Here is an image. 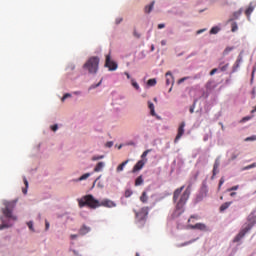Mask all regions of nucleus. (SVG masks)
<instances>
[{
  "label": "nucleus",
  "mask_w": 256,
  "mask_h": 256,
  "mask_svg": "<svg viewBox=\"0 0 256 256\" xmlns=\"http://www.w3.org/2000/svg\"><path fill=\"white\" fill-rule=\"evenodd\" d=\"M77 201L80 209H83V207H88L89 209H98V207L112 209V207H117V204L113 200L103 199L102 201H99L91 194L85 195Z\"/></svg>",
  "instance_id": "1"
},
{
  "label": "nucleus",
  "mask_w": 256,
  "mask_h": 256,
  "mask_svg": "<svg viewBox=\"0 0 256 256\" xmlns=\"http://www.w3.org/2000/svg\"><path fill=\"white\" fill-rule=\"evenodd\" d=\"M183 189H185V186L177 188L173 193V201L176 203V211H178V214H172L173 219L181 216L184 211L183 208L191 195V186H188L184 192Z\"/></svg>",
  "instance_id": "2"
},
{
  "label": "nucleus",
  "mask_w": 256,
  "mask_h": 256,
  "mask_svg": "<svg viewBox=\"0 0 256 256\" xmlns=\"http://www.w3.org/2000/svg\"><path fill=\"white\" fill-rule=\"evenodd\" d=\"M4 208L2 209L3 215L7 217V219H12L13 221H17V216L13 215V210L15 209V205H17V201H4Z\"/></svg>",
  "instance_id": "3"
},
{
  "label": "nucleus",
  "mask_w": 256,
  "mask_h": 256,
  "mask_svg": "<svg viewBox=\"0 0 256 256\" xmlns=\"http://www.w3.org/2000/svg\"><path fill=\"white\" fill-rule=\"evenodd\" d=\"M83 68L88 71V73H91L92 75H95L97 71H99V57H91L88 59V61L83 65Z\"/></svg>",
  "instance_id": "4"
},
{
  "label": "nucleus",
  "mask_w": 256,
  "mask_h": 256,
  "mask_svg": "<svg viewBox=\"0 0 256 256\" xmlns=\"http://www.w3.org/2000/svg\"><path fill=\"white\" fill-rule=\"evenodd\" d=\"M253 229V224L249 223L243 226L241 231L237 234V236L234 238V243H239L240 240H242L249 231Z\"/></svg>",
  "instance_id": "5"
},
{
  "label": "nucleus",
  "mask_w": 256,
  "mask_h": 256,
  "mask_svg": "<svg viewBox=\"0 0 256 256\" xmlns=\"http://www.w3.org/2000/svg\"><path fill=\"white\" fill-rule=\"evenodd\" d=\"M147 215H149V207H143L140 211L136 212V221L141 223V221L147 220Z\"/></svg>",
  "instance_id": "6"
},
{
  "label": "nucleus",
  "mask_w": 256,
  "mask_h": 256,
  "mask_svg": "<svg viewBox=\"0 0 256 256\" xmlns=\"http://www.w3.org/2000/svg\"><path fill=\"white\" fill-rule=\"evenodd\" d=\"M105 67H108L109 71H117L118 65L111 60V54L106 55Z\"/></svg>",
  "instance_id": "7"
},
{
  "label": "nucleus",
  "mask_w": 256,
  "mask_h": 256,
  "mask_svg": "<svg viewBox=\"0 0 256 256\" xmlns=\"http://www.w3.org/2000/svg\"><path fill=\"white\" fill-rule=\"evenodd\" d=\"M185 135V122H182L178 127L177 135L174 139V143H177Z\"/></svg>",
  "instance_id": "8"
},
{
  "label": "nucleus",
  "mask_w": 256,
  "mask_h": 256,
  "mask_svg": "<svg viewBox=\"0 0 256 256\" xmlns=\"http://www.w3.org/2000/svg\"><path fill=\"white\" fill-rule=\"evenodd\" d=\"M189 229H197L198 231H209V228H207V225L203 223H196V224H189Z\"/></svg>",
  "instance_id": "9"
},
{
  "label": "nucleus",
  "mask_w": 256,
  "mask_h": 256,
  "mask_svg": "<svg viewBox=\"0 0 256 256\" xmlns=\"http://www.w3.org/2000/svg\"><path fill=\"white\" fill-rule=\"evenodd\" d=\"M147 163V160H139L133 167L132 173H138V171H141L143 167H145V164Z\"/></svg>",
  "instance_id": "10"
},
{
  "label": "nucleus",
  "mask_w": 256,
  "mask_h": 256,
  "mask_svg": "<svg viewBox=\"0 0 256 256\" xmlns=\"http://www.w3.org/2000/svg\"><path fill=\"white\" fill-rule=\"evenodd\" d=\"M175 83V78L171 71L166 72V85H173Z\"/></svg>",
  "instance_id": "11"
},
{
  "label": "nucleus",
  "mask_w": 256,
  "mask_h": 256,
  "mask_svg": "<svg viewBox=\"0 0 256 256\" xmlns=\"http://www.w3.org/2000/svg\"><path fill=\"white\" fill-rule=\"evenodd\" d=\"M241 63H243V55L239 54L237 57V60L233 66V71H237V69L240 67Z\"/></svg>",
  "instance_id": "12"
},
{
  "label": "nucleus",
  "mask_w": 256,
  "mask_h": 256,
  "mask_svg": "<svg viewBox=\"0 0 256 256\" xmlns=\"http://www.w3.org/2000/svg\"><path fill=\"white\" fill-rule=\"evenodd\" d=\"M91 231V228L88 227L87 225H82L81 228L79 229V235H87Z\"/></svg>",
  "instance_id": "13"
},
{
  "label": "nucleus",
  "mask_w": 256,
  "mask_h": 256,
  "mask_svg": "<svg viewBox=\"0 0 256 256\" xmlns=\"http://www.w3.org/2000/svg\"><path fill=\"white\" fill-rule=\"evenodd\" d=\"M254 10H255V6L253 5V3H250L249 7L245 11V15L247 17H251V13H253Z\"/></svg>",
  "instance_id": "14"
},
{
  "label": "nucleus",
  "mask_w": 256,
  "mask_h": 256,
  "mask_svg": "<svg viewBox=\"0 0 256 256\" xmlns=\"http://www.w3.org/2000/svg\"><path fill=\"white\" fill-rule=\"evenodd\" d=\"M148 108L150 109V115H152V117H155L157 114L155 113V105L153 104V102H148Z\"/></svg>",
  "instance_id": "15"
},
{
  "label": "nucleus",
  "mask_w": 256,
  "mask_h": 256,
  "mask_svg": "<svg viewBox=\"0 0 256 256\" xmlns=\"http://www.w3.org/2000/svg\"><path fill=\"white\" fill-rule=\"evenodd\" d=\"M127 163H129V160H125L120 165H118V167L116 168L117 173H121V171L125 169V166L127 165Z\"/></svg>",
  "instance_id": "16"
},
{
  "label": "nucleus",
  "mask_w": 256,
  "mask_h": 256,
  "mask_svg": "<svg viewBox=\"0 0 256 256\" xmlns=\"http://www.w3.org/2000/svg\"><path fill=\"white\" fill-rule=\"evenodd\" d=\"M103 167H105V163L99 162V163L95 166L94 172H95V173H99V171H102V170H103Z\"/></svg>",
  "instance_id": "17"
},
{
  "label": "nucleus",
  "mask_w": 256,
  "mask_h": 256,
  "mask_svg": "<svg viewBox=\"0 0 256 256\" xmlns=\"http://www.w3.org/2000/svg\"><path fill=\"white\" fill-rule=\"evenodd\" d=\"M141 203H147L149 201V196H147V192H142L140 196Z\"/></svg>",
  "instance_id": "18"
},
{
  "label": "nucleus",
  "mask_w": 256,
  "mask_h": 256,
  "mask_svg": "<svg viewBox=\"0 0 256 256\" xmlns=\"http://www.w3.org/2000/svg\"><path fill=\"white\" fill-rule=\"evenodd\" d=\"M23 181H24V185H25L26 188H23V189H22V193H23L24 195H27V189L29 188V181H27V178H26V177L23 178Z\"/></svg>",
  "instance_id": "19"
},
{
  "label": "nucleus",
  "mask_w": 256,
  "mask_h": 256,
  "mask_svg": "<svg viewBox=\"0 0 256 256\" xmlns=\"http://www.w3.org/2000/svg\"><path fill=\"white\" fill-rule=\"evenodd\" d=\"M154 6H155V1L151 2L150 5L145 7V9H144L145 13H151V11H153Z\"/></svg>",
  "instance_id": "20"
},
{
  "label": "nucleus",
  "mask_w": 256,
  "mask_h": 256,
  "mask_svg": "<svg viewBox=\"0 0 256 256\" xmlns=\"http://www.w3.org/2000/svg\"><path fill=\"white\" fill-rule=\"evenodd\" d=\"M139 185H143V175H140L135 180V186L139 187Z\"/></svg>",
  "instance_id": "21"
},
{
  "label": "nucleus",
  "mask_w": 256,
  "mask_h": 256,
  "mask_svg": "<svg viewBox=\"0 0 256 256\" xmlns=\"http://www.w3.org/2000/svg\"><path fill=\"white\" fill-rule=\"evenodd\" d=\"M231 203H232V202H225L224 204H222V205L220 206V211L223 212V211L229 209V207L231 206Z\"/></svg>",
  "instance_id": "22"
},
{
  "label": "nucleus",
  "mask_w": 256,
  "mask_h": 256,
  "mask_svg": "<svg viewBox=\"0 0 256 256\" xmlns=\"http://www.w3.org/2000/svg\"><path fill=\"white\" fill-rule=\"evenodd\" d=\"M149 153H151V149L144 151L141 155V161H146L147 163V155H149Z\"/></svg>",
  "instance_id": "23"
},
{
  "label": "nucleus",
  "mask_w": 256,
  "mask_h": 256,
  "mask_svg": "<svg viewBox=\"0 0 256 256\" xmlns=\"http://www.w3.org/2000/svg\"><path fill=\"white\" fill-rule=\"evenodd\" d=\"M147 85H149V87H155V85H157V80L155 78L149 79Z\"/></svg>",
  "instance_id": "24"
},
{
  "label": "nucleus",
  "mask_w": 256,
  "mask_h": 256,
  "mask_svg": "<svg viewBox=\"0 0 256 256\" xmlns=\"http://www.w3.org/2000/svg\"><path fill=\"white\" fill-rule=\"evenodd\" d=\"M241 13H243V8H240L238 11L233 13L234 19H239Z\"/></svg>",
  "instance_id": "25"
},
{
  "label": "nucleus",
  "mask_w": 256,
  "mask_h": 256,
  "mask_svg": "<svg viewBox=\"0 0 256 256\" xmlns=\"http://www.w3.org/2000/svg\"><path fill=\"white\" fill-rule=\"evenodd\" d=\"M195 220H199V216L198 215H192L190 217V219L188 220V223H195Z\"/></svg>",
  "instance_id": "26"
},
{
  "label": "nucleus",
  "mask_w": 256,
  "mask_h": 256,
  "mask_svg": "<svg viewBox=\"0 0 256 256\" xmlns=\"http://www.w3.org/2000/svg\"><path fill=\"white\" fill-rule=\"evenodd\" d=\"M234 47H226L225 50L223 51V55H229L231 51H233Z\"/></svg>",
  "instance_id": "27"
},
{
  "label": "nucleus",
  "mask_w": 256,
  "mask_h": 256,
  "mask_svg": "<svg viewBox=\"0 0 256 256\" xmlns=\"http://www.w3.org/2000/svg\"><path fill=\"white\" fill-rule=\"evenodd\" d=\"M133 195V191L131 189L125 190L124 197L129 198Z\"/></svg>",
  "instance_id": "28"
},
{
  "label": "nucleus",
  "mask_w": 256,
  "mask_h": 256,
  "mask_svg": "<svg viewBox=\"0 0 256 256\" xmlns=\"http://www.w3.org/2000/svg\"><path fill=\"white\" fill-rule=\"evenodd\" d=\"M217 33H219V27L211 28V30H210L211 35H217Z\"/></svg>",
  "instance_id": "29"
},
{
  "label": "nucleus",
  "mask_w": 256,
  "mask_h": 256,
  "mask_svg": "<svg viewBox=\"0 0 256 256\" xmlns=\"http://www.w3.org/2000/svg\"><path fill=\"white\" fill-rule=\"evenodd\" d=\"M89 177H91V173H86L79 178V181H85V179H89Z\"/></svg>",
  "instance_id": "30"
},
{
  "label": "nucleus",
  "mask_w": 256,
  "mask_h": 256,
  "mask_svg": "<svg viewBox=\"0 0 256 256\" xmlns=\"http://www.w3.org/2000/svg\"><path fill=\"white\" fill-rule=\"evenodd\" d=\"M239 29V27L237 26V22H233L232 23V33H235V31H237Z\"/></svg>",
  "instance_id": "31"
},
{
  "label": "nucleus",
  "mask_w": 256,
  "mask_h": 256,
  "mask_svg": "<svg viewBox=\"0 0 256 256\" xmlns=\"http://www.w3.org/2000/svg\"><path fill=\"white\" fill-rule=\"evenodd\" d=\"M100 159H105L104 155H100V156H93L92 157V161H99Z\"/></svg>",
  "instance_id": "32"
},
{
  "label": "nucleus",
  "mask_w": 256,
  "mask_h": 256,
  "mask_svg": "<svg viewBox=\"0 0 256 256\" xmlns=\"http://www.w3.org/2000/svg\"><path fill=\"white\" fill-rule=\"evenodd\" d=\"M237 189H239V185L232 186L231 188H228L227 191L231 193V191H237Z\"/></svg>",
  "instance_id": "33"
},
{
  "label": "nucleus",
  "mask_w": 256,
  "mask_h": 256,
  "mask_svg": "<svg viewBox=\"0 0 256 256\" xmlns=\"http://www.w3.org/2000/svg\"><path fill=\"white\" fill-rule=\"evenodd\" d=\"M219 165H221V163L219 162V159H216L215 162H214L213 168L214 169H219Z\"/></svg>",
  "instance_id": "34"
},
{
  "label": "nucleus",
  "mask_w": 256,
  "mask_h": 256,
  "mask_svg": "<svg viewBox=\"0 0 256 256\" xmlns=\"http://www.w3.org/2000/svg\"><path fill=\"white\" fill-rule=\"evenodd\" d=\"M103 83V79H101L96 85H92L90 89H96V87H99Z\"/></svg>",
  "instance_id": "35"
},
{
  "label": "nucleus",
  "mask_w": 256,
  "mask_h": 256,
  "mask_svg": "<svg viewBox=\"0 0 256 256\" xmlns=\"http://www.w3.org/2000/svg\"><path fill=\"white\" fill-rule=\"evenodd\" d=\"M27 225H28L30 231H35V229L33 228V221L27 222Z\"/></svg>",
  "instance_id": "36"
},
{
  "label": "nucleus",
  "mask_w": 256,
  "mask_h": 256,
  "mask_svg": "<svg viewBox=\"0 0 256 256\" xmlns=\"http://www.w3.org/2000/svg\"><path fill=\"white\" fill-rule=\"evenodd\" d=\"M227 69H229V63L225 64L224 66L220 67L221 71H227Z\"/></svg>",
  "instance_id": "37"
},
{
  "label": "nucleus",
  "mask_w": 256,
  "mask_h": 256,
  "mask_svg": "<svg viewBox=\"0 0 256 256\" xmlns=\"http://www.w3.org/2000/svg\"><path fill=\"white\" fill-rule=\"evenodd\" d=\"M69 97H71V94H70V93H66V94H64V96L62 97L61 101L64 102L65 99H69Z\"/></svg>",
  "instance_id": "38"
},
{
  "label": "nucleus",
  "mask_w": 256,
  "mask_h": 256,
  "mask_svg": "<svg viewBox=\"0 0 256 256\" xmlns=\"http://www.w3.org/2000/svg\"><path fill=\"white\" fill-rule=\"evenodd\" d=\"M217 173H219L218 169L213 168L211 179H215V175H217Z\"/></svg>",
  "instance_id": "39"
},
{
  "label": "nucleus",
  "mask_w": 256,
  "mask_h": 256,
  "mask_svg": "<svg viewBox=\"0 0 256 256\" xmlns=\"http://www.w3.org/2000/svg\"><path fill=\"white\" fill-rule=\"evenodd\" d=\"M245 141H256V136H250L245 138Z\"/></svg>",
  "instance_id": "40"
},
{
  "label": "nucleus",
  "mask_w": 256,
  "mask_h": 256,
  "mask_svg": "<svg viewBox=\"0 0 256 256\" xmlns=\"http://www.w3.org/2000/svg\"><path fill=\"white\" fill-rule=\"evenodd\" d=\"M132 87H135L137 90H139V84L135 80H132Z\"/></svg>",
  "instance_id": "41"
},
{
  "label": "nucleus",
  "mask_w": 256,
  "mask_h": 256,
  "mask_svg": "<svg viewBox=\"0 0 256 256\" xmlns=\"http://www.w3.org/2000/svg\"><path fill=\"white\" fill-rule=\"evenodd\" d=\"M133 35L134 37H136V39H139L141 37V34H139L137 30H134Z\"/></svg>",
  "instance_id": "42"
},
{
  "label": "nucleus",
  "mask_w": 256,
  "mask_h": 256,
  "mask_svg": "<svg viewBox=\"0 0 256 256\" xmlns=\"http://www.w3.org/2000/svg\"><path fill=\"white\" fill-rule=\"evenodd\" d=\"M223 183H225V179L224 178H221L220 181H219V189H221V186L223 185Z\"/></svg>",
  "instance_id": "43"
},
{
  "label": "nucleus",
  "mask_w": 256,
  "mask_h": 256,
  "mask_svg": "<svg viewBox=\"0 0 256 256\" xmlns=\"http://www.w3.org/2000/svg\"><path fill=\"white\" fill-rule=\"evenodd\" d=\"M57 129H59V126L57 124L51 126L52 131H57Z\"/></svg>",
  "instance_id": "44"
},
{
  "label": "nucleus",
  "mask_w": 256,
  "mask_h": 256,
  "mask_svg": "<svg viewBox=\"0 0 256 256\" xmlns=\"http://www.w3.org/2000/svg\"><path fill=\"white\" fill-rule=\"evenodd\" d=\"M218 69L217 68H214L210 71V75L213 76L215 75V73H217Z\"/></svg>",
  "instance_id": "45"
},
{
  "label": "nucleus",
  "mask_w": 256,
  "mask_h": 256,
  "mask_svg": "<svg viewBox=\"0 0 256 256\" xmlns=\"http://www.w3.org/2000/svg\"><path fill=\"white\" fill-rule=\"evenodd\" d=\"M45 229L46 231H49V221H45Z\"/></svg>",
  "instance_id": "46"
},
{
  "label": "nucleus",
  "mask_w": 256,
  "mask_h": 256,
  "mask_svg": "<svg viewBox=\"0 0 256 256\" xmlns=\"http://www.w3.org/2000/svg\"><path fill=\"white\" fill-rule=\"evenodd\" d=\"M184 81H187V77L181 78L180 80H178V83L181 84V83H183Z\"/></svg>",
  "instance_id": "47"
},
{
  "label": "nucleus",
  "mask_w": 256,
  "mask_h": 256,
  "mask_svg": "<svg viewBox=\"0 0 256 256\" xmlns=\"http://www.w3.org/2000/svg\"><path fill=\"white\" fill-rule=\"evenodd\" d=\"M106 147H109V148L113 147V142H107Z\"/></svg>",
  "instance_id": "48"
},
{
  "label": "nucleus",
  "mask_w": 256,
  "mask_h": 256,
  "mask_svg": "<svg viewBox=\"0 0 256 256\" xmlns=\"http://www.w3.org/2000/svg\"><path fill=\"white\" fill-rule=\"evenodd\" d=\"M121 21H123V18L116 19V25H119V23H121Z\"/></svg>",
  "instance_id": "49"
},
{
  "label": "nucleus",
  "mask_w": 256,
  "mask_h": 256,
  "mask_svg": "<svg viewBox=\"0 0 256 256\" xmlns=\"http://www.w3.org/2000/svg\"><path fill=\"white\" fill-rule=\"evenodd\" d=\"M158 29H165V24H159Z\"/></svg>",
  "instance_id": "50"
},
{
  "label": "nucleus",
  "mask_w": 256,
  "mask_h": 256,
  "mask_svg": "<svg viewBox=\"0 0 256 256\" xmlns=\"http://www.w3.org/2000/svg\"><path fill=\"white\" fill-rule=\"evenodd\" d=\"M77 237H78L77 234H72V235L70 236V239H77Z\"/></svg>",
  "instance_id": "51"
},
{
  "label": "nucleus",
  "mask_w": 256,
  "mask_h": 256,
  "mask_svg": "<svg viewBox=\"0 0 256 256\" xmlns=\"http://www.w3.org/2000/svg\"><path fill=\"white\" fill-rule=\"evenodd\" d=\"M254 167H256V162L250 164V169H254Z\"/></svg>",
  "instance_id": "52"
},
{
  "label": "nucleus",
  "mask_w": 256,
  "mask_h": 256,
  "mask_svg": "<svg viewBox=\"0 0 256 256\" xmlns=\"http://www.w3.org/2000/svg\"><path fill=\"white\" fill-rule=\"evenodd\" d=\"M235 195H237V192H231L230 193V197H235Z\"/></svg>",
  "instance_id": "53"
},
{
  "label": "nucleus",
  "mask_w": 256,
  "mask_h": 256,
  "mask_svg": "<svg viewBox=\"0 0 256 256\" xmlns=\"http://www.w3.org/2000/svg\"><path fill=\"white\" fill-rule=\"evenodd\" d=\"M249 119H251V117H244L242 121H249Z\"/></svg>",
  "instance_id": "54"
},
{
  "label": "nucleus",
  "mask_w": 256,
  "mask_h": 256,
  "mask_svg": "<svg viewBox=\"0 0 256 256\" xmlns=\"http://www.w3.org/2000/svg\"><path fill=\"white\" fill-rule=\"evenodd\" d=\"M249 169H251V166H250V165L246 166V167L244 168V171H247V170H249Z\"/></svg>",
  "instance_id": "55"
},
{
  "label": "nucleus",
  "mask_w": 256,
  "mask_h": 256,
  "mask_svg": "<svg viewBox=\"0 0 256 256\" xmlns=\"http://www.w3.org/2000/svg\"><path fill=\"white\" fill-rule=\"evenodd\" d=\"M125 75H126L127 79H131V75H129V73L125 72Z\"/></svg>",
  "instance_id": "56"
},
{
  "label": "nucleus",
  "mask_w": 256,
  "mask_h": 256,
  "mask_svg": "<svg viewBox=\"0 0 256 256\" xmlns=\"http://www.w3.org/2000/svg\"><path fill=\"white\" fill-rule=\"evenodd\" d=\"M161 45H167V41L162 40V41H161Z\"/></svg>",
  "instance_id": "57"
},
{
  "label": "nucleus",
  "mask_w": 256,
  "mask_h": 256,
  "mask_svg": "<svg viewBox=\"0 0 256 256\" xmlns=\"http://www.w3.org/2000/svg\"><path fill=\"white\" fill-rule=\"evenodd\" d=\"M5 227H7V225H0V230L5 229Z\"/></svg>",
  "instance_id": "58"
},
{
  "label": "nucleus",
  "mask_w": 256,
  "mask_h": 256,
  "mask_svg": "<svg viewBox=\"0 0 256 256\" xmlns=\"http://www.w3.org/2000/svg\"><path fill=\"white\" fill-rule=\"evenodd\" d=\"M255 71H256V68L254 67L252 71V77L255 75Z\"/></svg>",
  "instance_id": "59"
},
{
  "label": "nucleus",
  "mask_w": 256,
  "mask_h": 256,
  "mask_svg": "<svg viewBox=\"0 0 256 256\" xmlns=\"http://www.w3.org/2000/svg\"><path fill=\"white\" fill-rule=\"evenodd\" d=\"M195 109L193 107L190 108V113H194Z\"/></svg>",
  "instance_id": "60"
},
{
  "label": "nucleus",
  "mask_w": 256,
  "mask_h": 256,
  "mask_svg": "<svg viewBox=\"0 0 256 256\" xmlns=\"http://www.w3.org/2000/svg\"><path fill=\"white\" fill-rule=\"evenodd\" d=\"M203 31H205V30H198V32H197L198 35L201 34V33H203Z\"/></svg>",
  "instance_id": "61"
},
{
  "label": "nucleus",
  "mask_w": 256,
  "mask_h": 256,
  "mask_svg": "<svg viewBox=\"0 0 256 256\" xmlns=\"http://www.w3.org/2000/svg\"><path fill=\"white\" fill-rule=\"evenodd\" d=\"M151 51H155V46H151Z\"/></svg>",
  "instance_id": "62"
},
{
  "label": "nucleus",
  "mask_w": 256,
  "mask_h": 256,
  "mask_svg": "<svg viewBox=\"0 0 256 256\" xmlns=\"http://www.w3.org/2000/svg\"><path fill=\"white\" fill-rule=\"evenodd\" d=\"M191 242H185L183 245H189Z\"/></svg>",
  "instance_id": "63"
},
{
  "label": "nucleus",
  "mask_w": 256,
  "mask_h": 256,
  "mask_svg": "<svg viewBox=\"0 0 256 256\" xmlns=\"http://www.w3.org/2000/svg\"><path fill=\"white\" fill-rule=\"evenodd\" d=\"M136 256H139V253H136Z\"/></svg>",
  "instance_id": "64"
}]
</instances>
